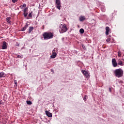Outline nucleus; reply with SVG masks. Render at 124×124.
Listing matches in <instances>:
<instances>
[{
    "label": "nucleus",
    "instance_id": "obj_2",
    "mask_svg": "<svg viewBox=\"0 0 124 124\" xmlns=\"http://www.w3.org/2000/svg\"><path fill=\"white\" fill-rule=\"evenodd\" d=\"M114 73L116 77L120 78L124 75V71L121 68L117 69L114 71Z\"/></svg>",
    "mask_w": 124,
    "mask_h": 124
},
{
    "label": "nucleus",
    "instance_id": "obj_18",
    "mask_svg": "<svg viewBox=\"0 0 124 124\" xmlns=\"http://www.w3.org/2000/svg\"><path fill=\"white\" fill-rule=\"evenodd\" d=\"M84 31H84L83 29H81L79 30V32H80V33H81V34L84 33Z\"/></svg>",
    "mask_w": 124,
    "mask_h": 124
},
{
    "label": "nucleus",
    "instance_id": "obj_30",
    "mask_svg": "<svg viewBox=\"0 0 124 124\" xmlns=\"http://www.w3.org/2000/svg\"><path fill=\"white\" fill-rule=\"evenodd\" d=\"M15 84L17 85V81L15 80Z\"/></svg>",
    "mask_w": 124,
    "mask_h": 124
},
{
    "label": "nucleus",
    "instance_id": "obj_15",
    "mask_svg": "<svg viewBox=\"0 0 124 124\" xmlns=\"http://www.w3.org/2000/svg\"><path fill=\"white\" fill-rule=\"evenodd\" d=\"M6 75L4 74V73L1 72L0 73V78H2V77H5Z\"/></svg>",
    "mask_w": 124,
    "mask_h": 124
},
{
    "label": "nucleus",
    "instance_id": "obj_14",
    "mask_svg": "<svg viewBox=\"0 0 124 124\" xmlns=\"http://www.w3.org/2000/svg\"><path fill=\"white\" fill-rule=\"evenodd\" d=\"M28 28V24H27L25 26V27H24L22 29V30H21V31H26V30H27V28Z\"/></svg>",
    "mask_w": 124,
    "mask_h": 124
},
{
    "label": "nucleus",
    "instance_id": "obj_17",
    "mask_svg": "<svg viewBox=\"0 0 124 124\" xmlns=\"http://www.w3.org/2000/svg\"><path fill=\"white\" fill-rule=\"evenodd\" d=\"M121 56H122V53H121V50H119L118 53V57H119V58H121Z\"/></svg>",
    "mask_w": 124,
    "mask_h": 124
},
{
    "label": "nucleus",
    "instance_id": "obj_25",
    "mask_svg": "<svg viewBox=\"0 0 124 124\" xmlns=\"http://www.w3.org/2000/svg\"><path fill=\"white\" fill-rule=\"evenodd\" d=\"M18 0H12V1L13 2V3H15Z\"/></svg>",
    "mask_w": 124,
    "mask_h": 124
},
{
    "label": "nucleus",
    "instance_id": "obj_6",
    "mask_svg": "<svg viewBox=\"0 0 124 124\" xmlns=\"http://www.w3.org/2000/svg\"><path fill=\"white\" fill-rule=\"evenodd\" d=\"M112 63L113 67H117V66H118V63H117L116 59L113 58L112 59Z\"/></svg>",
    "mask_w": 124,
    "mask_h": 124
},
{
    "label": "nucleus",
    "instance_id": "obj_34",
    "mask_svg": "<svg viewBox=\"0 0 124 124\" xmlns=\"http://www.w3.org/2000/svg\"><path fill=\"white\" fill-rule=\"evenodd\" d=\"M1 104V101H0V105Z\"/></svg>",
    "mask_w": 124,
    "mask_h": 124
},
{
    "label": "nucleus",
    "instance_id": "obj_28",
    "mask_svg": "<svg viewBox=\"0 0 124 124\" xmlns=\"http://www.w3.org/2000/svg\"><path fill=\"white\" fill-rule=\"evenodd\" d=\"M27 8H25L23 11L24 12H27Z\"/></svg>",
    "mask_w": 124,
    "mask_h": 124
},
{
    "label": "nucleus",
    "instance_id": "obj_11",
    "mask_svg": "<svg viewBox=\"0 0 124 124\" xmlns=\"http://www.w3.org/2000/svg\"><path fill=\"white\" fill-rule=\"evenodd\" d=\"M117 64H118V65H121V66H123V65H124V63H123V61H122L121 59L118 60Z\"/></svg>",
    "mask_w": 124,
    "mask_h": 124
},
{
    "label": "nucleus",
    "instance_id": "obj_33",
    "mask_svg": "<svg viewBox=\"0 0 124 124\" xmlns=\"http://www.w3.org/2000/svg\"><path fill=\"white\" fill-rule=\"evenodd\" d=\"M16 46H19V44H16Z\"/></svg>",
    "mask_w": 124,
    "mask_h": 124
},
{
    "label": "nucleus",
    "instance_id": "obj_27",
    "mask_svg": "<svg viewBox=\"0 0 124 124\" xmlns=\"http://www.w3.org/2000/svg\"><path fill=\"white\" fill-rule=\"evenodd\" d=\"M110 40H111V39H110V38H109L107 39L106 41H107V42H109V41H110Z\"/></svg>",
    "mask_w": 124,
    "mask_h": 124
},
{
    "label": "nucleus",
    "instance_id": "obj_9",
    "mask_svg": "<svg viewBox=\"0 0 124 124\" xmlns=\"http://www.w3.org/2000/svg\"><path fill=\"white\" fill-rule=\"evenodd\" d=\"M110 32V28L109 27H106V35H108L109 33Z\"/></svg>",
    "mask_w": 124,
    "mask_h": 124
},
{
    "label": "nucleus",
    "instance_id": "obj_5",
    "mask_svg": "<svg viewBox=\"0 0 124 124\" xmlns=\"http://www.w3.org/2000/svg\"><path fill=\"white\" fill-rule=\"evenodd\" d=\"M81 72L86 78H89L91 76V75H90V73L85 70H82Z\"/></svg>",
    "mask_w": 124,
    "mask_h": 124
},
{
    "label": "nucleus",
    "instance_id": "obj_8",
    "mask_svg": "<svg viewBox=\"0 0 124 124\" xmlns=\"http://www.w3.org/2000/svg\"><path fill=\"white\" fill-rule=\"evenodd\" d=\"M7 43L5 42H4L3 43V45L2 46V49H7Z\"/></svg>",
    "mask_w": 124,
    "mask_h": 124
},
{
    "label": "nucleus",
    "instance_id": "obj_31",
    "mask_svg": "<svg viewBox=\"0 0 124 124\" xmlns=\"http://www.w3.org/2000/svg\"><path fill=\"white\" fill-rule=\"evenodd\" d=\"M109 92H110V93H111V92H112L111 88H109Z\"/></svg>",
    "mask_w": 124,
    "mask_h": 124
},
{
    "label": "nucleus",
    "instance_id": "obj_26",
    "mask_svg": "<svg viewBox=\"0 0 124 124\" xmlns=\"http://www.w3.org/2000/svg\"><path fill=\"white\" fill-rule=\"evenodd\" d=\"M26 6H27V4L25 3L22 5V7H26Z\"/></svg>",
    "mask_w": 124,
    "mask_h": 124
},
{
    "label": "nucleus",
    "instance_id": "obj_4",
    "mask_svg": "<svg viewBox=\"0 0 124 124\" xmlns=\"http://www.w3.org/2000/svg\"><path fill=\"white\" fill-rule=\"evenodd\" d=\"M55 5L57 9L61 10V7H62V5L61 4V0H55Z\"/></svg>",
    "mask_w": 124,
    "mask_h": 124
},
{
    "label": "nucleus",
    "instance_id": "obj_21",
    "mask_svg": "<svg viewBox=\"0 0 124 124\" xmlns=\"http://www.w3.org/2000/svg\"><path fill=\"white\" fill-rule=\"evenodd\" d=\"M32 12H31V13H30V14H29V16L30 18H32Z\"/></svg>",
    "mask_w": 124,
    "mask_h": 124
},
{
    "label": "nucleus",
    "instance_id": "obj_12",
    "mask_svg": "<svg viewBox=\"0 0 124 124\" xmlns=\"http://www.w3.org/2000/svg\"><path fill=\"white\" fill-rule=\"evenodd\" d=\"M84 20H86V18L85 17V16H81L79 17V21L80 22H83V21H84Z\"/></svg>",
    "mask_w": 124,
    "mask_h": 124
},
{
    "label": "nucleus",
    "instance_id": "obj_22",
    "mask_svg": "<svg viewBox=\"0 0 124 124\" xmlns=\"http://www.w3.org/2000/svg\"><path fill=\"white\" fill-rule=\"evenodd\" d=\"M23 15L24 16V17H27V16H28V13L27 12H24L23 13Z\"/></svg>",
    "mask_w": 124,
    "mask_h": 124
},
{
    "label": "nucleus",
    "instance_id": "obj_13",
    "mask_svg": "<svg viewBox=\"0 0 124 124\" xmlns=\"http://www.w3.org/2000/svg\"><path fill=\"white\" fill-rule=\"evenodd\" d=\"M11 19V17H8L6 18V21L7 23H8V24H11V21H10Z\"/></svg>",
    "mask_w": 124,
    "mask_h": 124
},
{
    "label": "nucleus",
    "instance_id": "obj_10",
    "mask_svg": "<svg viewBox=\"0 0 124 124\" xmlns=\"http://www.w3.org/2000/svg\"><path fill=\"white\" fill-rule=\"evenodd\" d=\"M45 113L46 115V116H47V117H49V118H51L52 114V113H50V112L48 111L47 110L45 111Z\"/></svg>",
    "mask_w": 124,
    "mask_h": 124
},
{
    "label": "nucleus",
    "instance_id": "obj_16",
    "mask_svg": "<svg viewBox=\"0 0 124 124\" xmlns=\"http://www.w3.org/2000/svg\"><path fill=\"white\" fill-rule=\"evenodd\" d=\"M32 31H33V27H29V33H31V32Z\"/></svg>",
    "mask_w": 124,
    "mask_h": 124
},
{
    "label": "nucleus",
    "instance_id": "obj_29",
    "mask_svg": "<svg viewBox=\"0 0 124 124\" xmlns=\"http://www.w3.org/2000/svg\"><path fill=\"white\" fill-rule=\"evenodd\" d=\"M17 58H18L19 59H21V58H22V56H21L20 55H18Z\"/></svg>",
    "mask_w": 124,
    "mask_h": 124
},
{
    "label": "nucleus",
    "instance_id": "obj_1",
    "mask_svg": "<svg viewBox=\"0 0 124 124\" xmlns=\"http://www.w3.org/2000/svg\"><path fill=\"white\" fill-rule=\"evenodd\" d=\"M43 36L45 40H48V39H52L54 35L51 32H45L43 33Z\"/></svg>",
    "mask_w": 124,
    "mask_h": 124
},
{
    "label": "nucleus",
    "instance_id": "obj_23",
    "mask_svg": "<svg viewBox=\"0 0 124 124\" xmlns=\"http://www.w3.org/2000/svg\"><path fill=\"white\" fill-rule=\"evenodd\" d=\"M101 10L103 12H105V8L101 7Z\"/></svg>",
    "mask_w": 124,
    "mask_h": 124
},
{
    "label": "nucleus",
    "instance_id": "obj_7",
    "mask_svg": "<svg viewBox=\"0 0 124 124\" xmlns=\"http://www.w3.org/2000/svg\"><path fill=\"white\" fill-rule=\"evenodd\" d=\"M57 57V53L55 52V49L52 50V54L50 56L51 59H55Z\"/></svg>",
    "mask_w": 124,
    "mask_h": 124
},
{
    "label": "nucleus",
    "instance_id": "obj_24",
    "mask_svg": "<svg viewBox=\"0 0 124 124\" xmlns=\"http://www.w3.org/2000/svg\"><path fill=\"white\" fill-rule=\"evenodd\" d=\"M82 47L83 49H84V50H86V47L85 46V45H82Z\"/></svg>",
    "mask_w": 124,
    "mask_h": 124
},
{
    "label": "nucleus",
    "instance_id": "obj_3",
    "mask_svg": "<svg viewBox=\"0 0 124 124\" xmlns=\"http://www.w3.org/2000/svg\"><path fill=\"white\" fill-rule=\"evenodd\" d=\"M60 33H63V32H65L67 31V28L66 27V25H65V24H60Z\"/></svg>",
    "mask_w": 124,
    "mask_h": 124
},
{
    "label": "nucleus",
    "instance_id": "obj_19",
    "mask_svg": "<svg viewBox=\"0 0 124 124\" xmlns=\"http://www.w3.org/2000/svg\"><path fill=\"white\" fill-rule=\"evenodd\" d=\"M27 104H28V105H31L32 103L31 101H27Z\"/></svg>",
    "mask_w": 124,
    "mask_h": 124
},
{
    "label": "nucleus",
    "instance_id": "obj_20",
    "mask_svg": "<svg viewBox=\"0 0 124 124\" xmlns=\"http://www.w3.org/2000/svg\"><path fill=\"white\" fill-rule=\"evenodd\" d=\"M87 98H88V96L87 95H85L83 97V100L86 102L87 101Z\"/></svg>",
    "mask_w": 124,
    "mask_h": 124
},
{
    "label": "nucleus",
    "instance_id": "obj_32",
    "mask_svg": "<svg viewBox=\"0 0 124 124\" xmlns=\"http://www.w3.org/2000/svg\"><path fill=\"white\" fill-rule=\"evenodd\" d=\"M51 72L54 73V70H53V69H51Z\"/></svg>",
    "mask_w": 124,
    "mask_h": 124
}]
</instances>
